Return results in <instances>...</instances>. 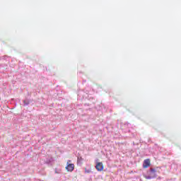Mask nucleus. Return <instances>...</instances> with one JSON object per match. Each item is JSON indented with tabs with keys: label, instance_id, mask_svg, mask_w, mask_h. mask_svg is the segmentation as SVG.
I'll list each match as a JSON object with an SVG mask.
<instances>
[{
	"label": "nucleus",
	"instance_id": "6e6552de",
	"mask_svg": "<svg viewBox=\"0 0 181 181\" xmlns=\"http://www.w3.org/2000/svg\"><path fill=\"white\" fill-rule=\"evenodd\" d=\"M56 173H59V172L56 171Z\"/></svg>",
	"mask_w": 181,
	"mask_h": 181
},
{
	"label": "nucleus",
	"instance_id": "0eeeda50",
	"mask_svg": "<svg viewBox=\"0 0 181 181\" xmlns=\"http://www.w3.org/2000/svg\"><path fill=\"white\" fill-rule=\"evenodd\" d=\"M1 59H4V60H6L8 59V56H3Z\"/></svg>",
	"mask_w": 181,
	"mask_h": 181
},
{
	"label": "nucleus",
	"instance_id": "7ed1b4c3",
	"mask_svg": "<svg viewBox=\"0 0 181 181\" xmlns=\"http://www.w3.org/2000/svg\"><path fill=\"white\" fill-rule=\"evenodd\" d=\"M95 169L98 170V172H103L104 170V165H103V163H97L95 165Z\"/></svg>",
	"mask_w": 181,
	"mask_h": 181
},
{
	"label": "nucleus",
	"instance_id": "f257e3e1",
	"mask_svg": "<svg viewBox=\"0 0 181 181\" xmlns=\"http://www.w3.org/2000/svg\"><path fill=\"white\" fill-rule=\"evenodd\" d=\"M144 177L148 180L156 177V170L155 168H151L149 175H144Z\"/></svg>",
	"mask_w": 181,
	"mask_h": 181
},
{
	"label": "nucleus",
	"instance_id": "423d86ee",
	"mask_svg": "<svg viewBox=\"0 0 181 181\" xmlns=\"http://www.w3.org/2000/svg\"><path fill=\"white\" fill-rule=\"evenodd\" d=\"M85 173H91V170H87V168H85Z\"/></svg>",
	"mask_w": 181,
	"mask_h": 181
},
{
	"label": "nucleus",
	"instance_id": "f03ea898",
	"mask_svg": "<svg viewBox=\"0 0 181 181\" xmlns=\"http://www.w3.org/2000/svg\"><path fill=\"white\" fill-rule=\"evenodd\" d=\"M70 162H71V160H69L66 163V166L65 169H66V170H67V172H73V170H74V164L70 163Z\"/></svg>",
	"mask_w": 181,
	"mask_h": 181
},
{
	"label": "nucleus",
	"instance_id": "20e7f679",
	"mask_svg": "<svg viewBox=\"0 0 181 181\" xmlns=\"http://www.w3.org/2000/svg\"><path fill=\"white\" fill-rule=\"evenodd\" d=\"M149 166H151V160L150 159L144 160L143 163V168L144 169H146L147 168H149Z\"/></svg>",
	"mask_w": 181,
	"mask_h": 181
},
{
	"label": "nucleus",
	"instance_id": "39448f33",
	"mask_svg": "<svg viewBox=\"0 0 181 181\" xmlns=\"http://www.w3.org/2000/svg\"><path fill=\"white\" fill-rule=\"evenodd\" d=\"M24 107L26 105H29L30 104V102L29 101V99H25L23 100Z\"/></svg>",
	"mask_w": 181,
	"mask_h": 181
}]
</instances>
